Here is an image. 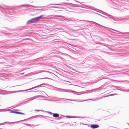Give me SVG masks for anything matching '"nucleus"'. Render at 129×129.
<instances>
[{"label": "nucleus", "instance_id": "1", "mask_svg": "<svg viewBox=\"0 0 129 129\" xmlns=\"http://www.w3.org/2000/svg\"><path fill=\"white\" fill-rule=\"evenodd\" d=\"M1 11L3 13H5L6 14L10 15H13L14 14V9L8 7H2L0 5V11Z\"/></svg>", "mask_w": 129, "mask_h": 129}, {"label": "nucleus", "instance_id": "2", "mask_svg": "<svg viewBox=\"0 0 129 129\" xmlns=\"http://www.w3.org/2000/svg\"><path fill=\"white\" fill-rule=\"evenodd\" d=\"M39 117L40 118H44L45 119H46V118H50L51 119H53L54 118L53 117H49L47 116H44L43 115H38L35 116H33L31 117H30L29 118H28L27 119H25L23 120H21V121H26L28 120L29 119L33 118H36L37 117Z\"/></svg>", "mask_w": 129, "mask_h": 129}, {"label": "nucleus", "instance_id": "3", "mask_svg": "<svg viewBox=\"0 0 129 129\" xmlns=\"http://www.w3.org/2000/svg\"><path fill=\"white\" fill-rule=\"evenodd\" d=\"M57 89L56 90L62 92L65 91L69 92H71L74 93H75L78 95V94L80 93V92H76L75 91H73V90H71L70 89H61L60 88H57Z\"/></svg>", "mask_w": 129, "mask_h": 129}, {"label": "nucleus", "instance_id": "4", "mask_svg": "<svg viewBox=\"0 0 129 129\" xmlns=\"http://www.w3.org/2000/svg\"><path fill=\"white\" fill-rule=\"evenodd\" d=\"M43 85H49L48 84H46L45 83H42L41 84H40L36 86H35L34 87H33L32 88H30V89H27L26 90H19L18 91H15V92H22V91H25L26 90H31L39 87H40L42 86Z\"/></svg>", "mask_w": 129, "mask_h": 129}, {"label": "nucleus", "instance_id": "5", "mask_svg": "<svg viewBox=\"0 0 129 129\" xmlns=\"http://www.w3.org/2000/svg\"><path fill=\"white\" fill-rule=\"evenodd\" d=\"M93 22L94 24L97 25H98L99 26H101L102 27H103L104 28H107V27H106L102 25L99 23H96L95 22ZM107 28L108 29V30H109L110 32L112 33H113L114 34H116V33L115 32H113V31H111V30H113V31H115L117 32H118V31L117 30H115L114 29H113L112 28H109V27H108V28Z\"/></svg>", "mask_w": 129, "mask_h": 129}, {"label": "nucleus", "instance_id": "6", "mask_svg": "<svg viewBox=\"0 0 129 129\" xmlns=\"http://www.w3.org/2000/svg\"><path fill=\"white\" fill-rule=\"evenodd\" d=\"M37 21L36 17H35L28 20L26 24H29L32 23H36Z\"/></svg>", "mask_w": 129, "mask_h": 129}, {"label": "nucleus", "instance_id": "7", "mask_svg": "<svg viewBox=\"0 0 129 129\" xmlns=\"http://www.w3.org/2000/svg\"><path fill=\"white\" fill-rule=\"evenodd\" d=\"M61 99H64L68 101H77V102H80V101H82V102L85 101H87L89 100H92V99H88L85 100H73L72 99H64V98H61Z\"/></svg>", "mask_w": 129, "mask_h": 129}, {"label": "nucleus", "instance_id": "8", "mask_svg": "<svg viewBox=\"0 0 129 129\" xmlns=\"http://www.w3.org/2000/svg\"><path fill=\"white\" fill-rule=\"evenodd\" d=\"M47 112L50 115H53V116L55 118L59 117V114L57 113H53L51 112Z\"/></svg>", "mask_w": 129, "mask_h": 129}, {"label": "nucleus", "instance_id": "9", "mask_svg": "<svg viewBox=\"0 0 129 129\" xmlns=\"http://www.w3.org/2000/svg\"><path fill=\"white\" fill-rule=\"evenodd\" d=\"M66 117L67 118H84L85 117H80V116H71L69 115H67L66 116Z\"/></svg>", "mask_w": 129, "mask_h": 129}, {"label": "nucleus", "instance_id": "10", "mask_svg": "<svg viewBox=\"0 0 129 129\" xmlns=\"http://www.w3.org/2000/svg\"><path fill=\"white\" fill-rule=\"evenodd\" d=\"M99 125L97 124H91L90 125V127L92 129H95L99 127Z\"/></svg>", "mask_w": 129, "mask_h": 129}, {"label": "nucleus", "instance_id": "11", "mask_svg": "<svg viewBox=\"0 0 129 129\" xmlns=\"http://www.w3.org/2000/svg\"><path fill=\"white\" fill-rule=\"evenodd\" d=\"M117 94H112L111 95H109L105 96H103V97H101L100 98H97L96 100H93V101H96V100H99L100 99H101L103 97H108V96H110L114 95H116Z\"/></svg>", "mask_w": 129, "mask_h": 129}, {"label": "nucleus", "instance_id": "12", "mask_svg": "<svg viewBox=\"0 0 129 129\" xmlns=\"http://www.w3.org/2000/svg\"><path fill=\"white\" fill-rule=\"evenodd\" d=\"M25 6L30 7H35V8H38H38H41L42 7H41L36 6H34L30 5L28 4L22 5H21V6Z\"/></svg>", "mask_w": 129, "mask_h": 129}, {"label": "nucleus", "instance_id": "13", "mask_svg": "<svg viewBox=\"0 0 129 129\" xmlns=\"http://www.w3.org/2000/svg\"><path fill=\"white\" fill-rule=\"evenodd\" d=\"M44 16H45V15H41L40 16L36 17V19L37 21H38L39 20L41 19L42 18H43V19H45V18L44 17H43Z\"/></svg>", "mask_w": 129, "mask_h": 129}, {"label": "nucleus", "instance_id": "14", "mask_svg": "<svg viewBox=\"0 0 129 129\" xmlns=\"http://www.w3.org/2000/svg\"><path fill=\"white\" fill-rule=\"evenodd\" d=\"M66 3H63L62 4H50L49 5V6L51 5H60L61 6H65V5L66 4Z\"/></svg>", "mask_w": 129, "mask_h": 129}, {"label": "nucleus", "instance_id": "15", "mask_svg": "<svg viewBox=\"0 0 129 129\" xmlns=\"http://www.w3.org/2000/svg\"><path fill=\"white\" fill-rule=\"evenodd\" d=\"M18 110L17 109H14L12 110H10L9 109L8 110V111H10V113H13L16 114V112Z\"/></svg>", "mask_w": 129, "mask_h": 129}, {"label": "nucleus", "instance_id": "16", "mask_svg": "<svg viewBox=\"0 0 129 129\" xmlns=\"http://www.w3.org/2000/svg\"><path fill=\"white\" fill-rule=\"evenodd\" d=\"M33 100V99H30V100H28L27 101H25L23 102L22 103V104L23 105H24V104H26L27 103H29L30 101H31L32 100Z\"/></svg>", "mask_w": 129, "mask_h": 129}, {"label": "nucleus", "instance_id": "17", "mask_svg": "<svg viewBox=\"0 0 129 129\" xmlns=\"http://www.w3.org/2000/svg\"><path fill=\"white\" fill-rule=\"evenodd\" d=\"M64 19L66 21H72L73 20L71 18H64Z\"/></svg>", "mask_w": 129, "mask_h": 129}, {"label": "nucleus", "instance_id": "18", "mask_svg": "<svg viewBox=\"0 0 129 129\" xmlns=\"http://www.w3.org/2000/svg\"><path fill=\"white\" fill-rule=\"evenodd\" d=\"M18 122V121H17V122H4V123H6L7 124H13L14 123H15L16 122Z\"/></svg>", "mask_w": 129, "mask_h": 129}, {"label": "nucleus", "instance_id": "19", "mask_svg": "<svg viewBox=\"0 0 129 129\" xmlns=\"http://www.w3.org/2000/svg\"><path fill=\"white\" fill-rule=\"evenodd\" d=\"M34 97H36V98H45L44 96H42V95H37V96H35Z\"/></svg>", "mask_w": 129, "mask_h": 129}, {"label": "nucleus", "instance_id": "20", "mask_svg": "<svg viewBox=\"0 0 129 129\" xmlns=\"http://www.w3.org/2000/svg\"><path fill=\"white\" fill-rule=\"evenodd\" d=\"M16 114H21V115H24L25 114L24 113H22V112H18V111H17L16 112Z\"/></svg>", "mask_w": 129, "mask_h": 129}, {"label": "nucleus", "instance_id": "21", "mask_svg": "<svg viewBox=\"0 0 129 129\" xmlns=\"http://www.w3.org/2000/svg\"><path fill=\"white\" fill-rule=\"evenodd\" d=\"M22 124H23L25 125H27L28 126H35V125H31L30 124H27V123H22Z\"/></svg>", "mask_w": 129, "mask_h": 129}, {"label": "nucleus", "instance_id": "22", "mask_svg": "<svg viewBox=\"0 0 129 129\" xmlns=\"http://www.w3.org/2000/svg\"><path fill=\"white\" fill-rule=\"evenodd\" d=\"M86 8L87 9H92V7H91V6H88V5H86Z\"/></svg>", "mask_w": 129, "mask_h": 129}, {"label": "nucleus", "instance_id": "23", "mask_svg": "<svg viewBox=\"0 0 129 129\" xmlns=\"http://www.w3.org/2000/svg\"><path fill=\"white\" fill-rule=\"evenodd\" d=\"M49 79L52 80V79H51L49 78H48V77H45L44 78H39V79H37H37Z\"/></svg>", "mask_w": 129, "mask_h": 129}, {"label": "nucleus", "instance_id": "24", "mask_svg": "<svg viewBox=\"0 0 129 129\" xmlns=\"http://www.w3.org/2000/svg\"><path fill=\"white\" fill-rule=\"evenodd\" d=\"M123 6L124 7V8H125V11H126V10H127L129 11V9L127 8H126L125 7V6H126V4H124V5Z\"/></svg>", "mask_w": 129, "mask_h": 129}, {"label": "nucleus", "instance_id": "25", "mask_svg": "<svg viewBox=\"0 0 129 129\" xmlns=\"http://www.w3.org/2000/svg\"><path fill=\"white\" fill-rule=\"evenodd\" d=\"M98 90V89L96 88V89H92V90H91L92 91V92H94L95 91H97Z\"/></svg>", "mask_w": 129, "mask_h": 129}, {"label": "nucleus", "instance_id": "26", "mask_svg": "<svg viewBox=\"0 0 129 129\" xmlns=\"http://www.w3.org/2000/svg\"><path fill=\"white\" fill-rule=\"evenodd\" d=\"M120 33L119 34H128V35H127V36H129V32H127V33H122L121 32H120Z\"/></svg>", "mask_w": 129, "mask_h": 129}, {"label": "nucleus", "instance_id": "27", "mask_svg": "<svg viewBox=\"0 0 129 129\" xmlns=\"http://www.w3.org/2000/svg\"><path fill=\"white\" fill-rule=\"evenodd\" d=\"M97 14H98V15H100L101 16H102V17H104V18H108V17H105V16H102V15H100V14H98V13H97Z\"/></svg>", "mask_w": 129, "mask_h": 129}, {"label": "nucleus", "instance_id": "28", "mask_svg": "<svg viewBox=\"0 0 129 129\" xmlns=\"http://www.w3.org/2000/svg\"><path fill=\"white\" fill-rule=\"evenodd\" d=\"M103 52L104 53H106V54H108L109 53L108 52H106V51H103Z\"/></svg>", "mask_w": 129, "mask_h": 129}, {"label": "nucleus", "instance_id": "29", "mask_svg": "<svg viewBox=\"0 0 129 129\" xmlns=\"http://www.w3.org/2000/svg\"><path fill=\"white\" fill-rule=\"evenodd\" d=\"M35 111H37L38 112L40 111H41V110H36Z\"/></svg>", "mask_w": 129, "mask_h": 129}, {"label": "nucleus", "instance_id": "30", "mask_svg": "<svg viewBox=\"0 0 129 129\" xmlns=\"http://www.w3.org/2000/svg\"><path fill=\"white\" fill-rule=\"evenodd\" d=\"M4 91L3 90H1L0 89V93H1V92Z\"/></svg>", "mask_w": 129, "mask_h": 129}, {"label": "nucleus", "instance_id": "31", "mask_svg": "<svg viewBox=\"0 0 129 129\" xmlns=\"http://www.w3.org/2000/svg\"><path fill=\"white\" fill-rule=\"evenodd\" d=\"M50 7L56 8H58V7H54V6H52V7Z\"/></svg>", "mask_w": 129, "mask_h": 129}, {"label": "nucleus", "instance_id": "32", "mask_svg": "<svg viewBox=\"0 0 129 129\" xmlns=\"http://www.w3.org/2000/svg\"><path fill=\"white\" fill-rule=\"evenodd\" d=\"M42 92H43L44 93H45V94H46V95L47 96H49L46 93H45V92H44V91H42Z\"/></svg>", "mask_w": 129, "mask_h": 129}, {"label": "nucleus", "instance_id": "33", "mask_svg": "<svg viewBox=\"0 0 129 129\" xmlns=\"http://www.w3.org/2000/svg\"><path fill=\"white\" fill-rule=\"evenodd\" d=\"M23 105V104H22V103H21L19 105V106H21V105Z\"/></svg>", "mask_w": 129, "mask_h": 129}, {"label": "nucleus", "instance_id": "34", "mask_svg": "<svg viewBox=\"0 0 129 129\" xmlns=\"http://www.w3.org/2000/svg\"><path fill=\"white\" fill-rule=\"evenodd\" d=\"M3 124H4V123H1L0 124V125H3Z\"/></svg>", "mask_w": 129, "mask_h": 129}, {"label": "nucleus", "instance_id": "35", "mask_svg": "<svg viewBox=\"0 0 129 129\" xmlns=\"http://www.w3.org/2000/svg\"><path fill=\"white\" fill-rule=\"evenodd\" d=\"M34 97V98L32 99H33V100H34V99H36V97Z\"/></svg>", "mask_w": 129, "mask_h": 129}, {"label": "nucleus", "instance_id": "36", "mask_svg": "<svg viewBox=\"0 0 129 129\" xmlns=\"http://www.w3.org/2000/svg\"><path fill=\"white\" fill-rule=\"evenodd\" d=\"M61 115V116H63V117H66V116H64V115Z\"/></svg>", "mask_w": 129, "mask_h": 129}, {"label": "nucleus", "instance_id": "37", "mask_svg": "<svg viewBox=\"0 0 129 129\" xmlns=\"http://www.w3.org/2000/svg\"><path fill=\"white\" fill-rule=\"evenodd\" d=\"M44 110H41V111L42 112H44Z\"/></svg>", "mask_w": 129, "mask_h": 129}, {"label": "nucleus", "instance_id": "38", "mask_svg": "<svg viewBox=\"0 0 129 129\" xmlns=\"http://www.w3.org/2000/svg\"><path fill=\"white\" fill-rule=\"evenodd\" d=\"M49 120H51V121H54V120H50V119H49Z\"/></svg>", "mask_w": 129, "mask_h": 129}, {"label": "nucleus", "instance_id": "39", "mask_svg": "<svg viewBox=\"0 0 129 129\" xmlns=\"http://www.w3.org/2000/svg\"><path fill=\"white\" fill-rule=\"evenodd\" d=\"M110 80H113V81H116V80H112V79H111Z\"/></svg>", "mask_w": 129, "mask_h": 129}, {"label": "nucleus", "instance_id": "40", "mask_svg": "<svg viewBox=\"0 0 129 129\" xmlns=\"http://www.w3.org/2000/svg\"><path fill=\"white\" fill-rule=\"evenodd\" d=\"M47 111H44V112H46L47 113Z\"/></svg>", "mask_w": 129, "mask_h": 129}, {"label": "nucleus", "instance_id": "41", "mask_svg": "<svg viewBox=\"0 0 129 129\" xmlns=\"http://www.w3.org/2000/svg\"><path fill=\"white\" fill-rule=\"evenodd\" d=\"M45 100H48V101H51V100H46V99H45Z\"/></svg>", "mask_w": 129, "mask_h": 129}, {"label": "nucleus", "instance_id": "42", "mask_svg": "<svg viewBox=\"0 0 129 129\" xmlns=\"http://www.w3.org/2000/svg\"><path fill=\"white\" fill-rule=\"evenodd\" d=\"M0 94H3V93H0Z\"/></svg>", "mask_w": 129, "mask_h": 129}, {"label": "nucleus", "instance_id": "43", "mask_svg": "<svg viewBox=\"0 0 129 129\" xmlns=\"http://www.w3.org/2000/svg\"><path fill=\"white\" fill-rule=\"evenodd\" d=\"M128 90H129V89H128V90H127V92H128Z\"/></svg>", "mask_w": 129, "mask_h": 129}, {"label": "nucleus", "instance_id": "44", "mask_svg": "<svg viewBox=\"0 0 129 129\" xmlns=\"http://www.w3.org/2000/svg\"><path fill=\"white\" fill-rule=\"evenodd\" d=\"M2 111L5 112V111Z\"/></svg>", "mask_w": 129, "mask_h": 129}, {"label": "nucleus", "instance_id": "45", "mask_svg": "<svg viewBox=\"0 0 129 129\" xmlns=\"http://www.w3.org/2000/svg\"><path fill=\"white\" fill-rule=\"evenodd\" d=\"M4 42L1 41V42H0V43H1V42Z\"/></svg>", "mask_w": 129, "mask_h": 129}, {"label": "nucleus", "instance_id": "46", "mask_svg": "<svg viewBox=\"0 0 129 129\" xmlns=\"http://www.w3.org/2000/svg\"><path fill=\"white\" fill-rule=\"evenodd\" d=\"M60 122V123H62V122Z\"/></svg>", "mask_w": 129, "mask_h": 129}, {"label": "nucleus", "instance_id": "47", "mask_svg": "<svg viewBox=\"0 0 129 129\" xmlns=\"http://www.w3.org/2000/svg\"><path fill=\"white\" fill-rule=\"evenodd\" d=\"M62 118V117H60V119Z\"/></svg>", "mask_w": 129, "mask_h": 129}, {"label": "nucleus", "instance_id": "48", "mask_svg": "<svg viewBox=\"0 0 129 129\" xmlns=\"http://www.w3.org/2000/svg\"><path fill=\"white\" fill-rule=\"evenodd\" d=\"M24 73H22L21 74H23Z\"/></svg>", "mask_w": 129, "mask_h": 129}, {"label": "nucleus", "instance_id": "49", "mask_svg": "<svg viewBox=\"0 0 129 129\" xmlns=\"http://www.w3.org/2000/svg\"><path fill=\"white\" fill-rule=\"evenodd\" d=\"M39 100H43L42 99H39Z\"/></svg>", "mask_w": 129, "mask_h": 129}, {"label": "nucleus", "instance_id": "50", "mask_svg": "<svg viewBox=\"0 0 129 129\" xmlns=\"http://www.w3.org/2000/svg\"><path fill=\"white\" fill-rule=\"evenodd\" d=\"M82 124H83V125H84V124L83 123H82Z\"/></svg>", "mask_w": 129, "mask_h": 129}, {"label": "nucleus", "instance_id": "51", "mask_svg": "<svg viewBox=\"0 0 129 129\" xmlns=\"http://www.w3.org/2000/svg\"><path fill=\"white\" fill-rule=\"evenodd\" d=\"M111 127H113V126H111Z\"/></svg>", "mask_w": 129, "mask_h": 129}, {"label": "nucleus", "instance_id": "52", "mask_svg": "<svg viewBox=\"0 0 129 129\" xmlns=\"http://www.w3.org/2000/svg\"><path fill=\"white\" fill-rule=\"evenodd\" d=\"M56 98V99H59L58 98Z\"/></svg>", "mask_w": 129, "mask_h": 129}, {"label": "nucleus", "instance_id": "53", "mask_svg": "<svg viewBox=\"0 0 129 129\" xmlns=\"http://www.w3.org/2000/svg\"><path fill=\"white\" fill-rule=\"evenodd\" d=\"M127 124H128V125H129V123H127Z\"/></svg>", "mask_w": 129, "mask_h": 129}, {"label": "nucleus", "instance_id": "54", "mask_svg": "<svg viewBox=\"0 0 129 129\" xmlns=\"http://www.w3.org/2000/svg\"><path fill=\"white\" fill-rule=\"evenodd\" d=\"M78 2V3H80V2Z\"/></svg>", "mask_w": 129, "mask_h": 129}, {"label": "nucleus", "instance_id": "55", "mask_svg": "<svg viewBox=\"0 0 129 129\" xmlns=\"http://www.w3.org/2000/svg\"><path fill=\"white\" fill-rule=\"evenodd\" d=\"M68 123V124H69V123Z\"/></svg>", "mask_w": 129, "mask_h": 129}, {"label": "nucleus", "instance_id": "56", "mask_svg": "<svg viewBox=\"0 0 129 129\" xmlns=\"http://www.w3.org/2000/svg\"><path fill=\"white\" fill-rule=\"evenodd\" d=\"M46 7V6H45V7Z\"/></svg>", "mask_w": 129, "mask_h": 129}, {"label": "nucleus", "instance_id": "57", "mask_svg": "<svg viewBox=\"0 0 129 129\" xmlns=\"http://www.w3.org/2000/svg\"><path fill=\"white\" fill-rule=\"evenodd\" d=\"M43 94H44V93H43Z\"/></svg>", "mask_w": 129, "mask_h": 129}, {"label": "nucleus", "instance_id": "58", "mask_svg": "<svg viewBox=\"0 0 129 129\" xmlns=\"http://www.w3.org/2000/svg\"><path fill=\"white\" fill-rule=\"evenodd\" d=\"M43 94H44V93H43Z\"/></svg>", "mask_w": 129, "mask_h": 129}, {"label": "nucleus", "instance_id": "59", "mask_svg": "<svg viewBox=\"0 0 129 129\" xmlns=\"http://www.w3.org/2000/svg\"><path fill=\"white\" fill-rule=\"evenodd\" d=\"M56 101H58V100H56Z\"/></svg>", "mask_w": 129, "mask_h": 129}, {"label": "nucleus", "instance_id": "60", "mask_svg": "<svg viewBox=\"0 0 129 129\" xmlns=\"http://www.w3.org/2000/svg\"><path fill=\"white\" fill-rule=\"evenodd\" d=\"M14 86H13V87H14Z\"/></svg>", "mask_w": 129, "mask_h": 129}]
</instances>
